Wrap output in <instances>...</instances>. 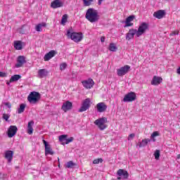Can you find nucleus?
<instances>
[{
	"mask_svg": "<svg viewBox=\"0 0 180 180\" xmlns=\"http://www.w3.org/2000/svg\"><path fill=\"white\" fill-rule=\"evenodd\" d=\"M85 18L91 23H96V22H98L100 19L98 11L92 8L87 9Z\"/></svg>",
	"mask_w": 180,
	"mask_h": 180,
	"instance_id": "obj_1",
	"label": "nucleus"
},
{
	"mask_svg": "<svg viewBox=\"0 0 180 180\" xmlns=\"http://www.w3.org/2000/svg\"><path fill=\"white\" fill-rule=\"evenodd\" d=\"M67 36L75 43H79L84 39V35L82 32H73L72 29L68 30Z\"/></svg>",
	"mask_w": 180,
	"mask_h": 180,
	"instance_id": "obj_2",
	"label": "nucleus"
},
{
	"mask_svg": "<svg viewBox=\"0 0 180 180\" xmlns=\"http://www.w3.org/2000/svg\"><path fill=\"white\" fill-rule=\"evenodd\" d=\"M27 101L32 105H36L40 101V93L32 91L27 97Z\"/></svg>",
	"mask_w": 180,
	"mask_h": 180,
	"instance_id": "obj_3",
	"label": "nucleus"
},
{
	"mask_svg": "<svg viewBox=\"0 0 180 180\" xmlns=\"http://www.w3.org/2000/svg\"><path fill=\"white\" fill-rule=\"evenodd\" d=\"M106 123H108V119L106 117L99 118L94 122V124H96L100 130H105V129L108 127Z\"/></svg>",
	"mask_w": 180,
	"mask_h": 180,
	"instance_id": "obj_4",
	"label": "nucleus"
},
{
	"mask_svg": "<svg viewBox=\"0 0 180 180\" xmlns=\"http://www.w3.org/2000/svg\"><path fill=\"white\" fill-rule=\"evenodd\" d=\"M148 27H149L148 23L141 22L139 25L138 30H136L137 37H140L141 36H143V34H144V33H146L147 30H148Z\"/></svg>",
	"mask_w": 180,
	"mask_h": 180,
	"instance_id": "obj_5",
	"label": "nucleus"
},
{
	"mask_svg": "<svg viewBox=\"0 0 180 180\" xmlns=\"http://www.w3.org/2000/svg\"><path fill=\"white\" fill-rule=\"evenodd\" d=\"M137 96L136 95V93L131 91L124 96L122 101L123 102H134Z\"/></svg>",
	"mask_w": 180,
	"mask_h": 180,
	"instance_id": "obj_6",
	"label": "nucleus"
},
{
	"mask_svg": "<svg viewBox=\"0 0 180 180\" xmlns=\"http://www.w3.org/2000/svg\"><path fill=\"white\" fill-rule=\"evenodd\" d=\"M91 106V99L86 98L82 104V107L79 108V112H85L89 109Z\"/></svg>",
	"mask_w": 180,
	"mask_h": 180,
	"instance_id": "obj_7",
	"label": "nucleus"
},
{
	"mask_svg": "<svg viewBox=\"0 0 180 180\" xmlns=\"http://www.w3.org/2000/svg\"><path fill=\"white\" fill-rule=\"evenodd\" d=\"M117 174L118 175V177L117 179L120 180V179H127L129 178V173L127 171L120 169L117 172Z\"/></svg>",
	"mask_w": 180,
	"mask_h": 180,
	"instance_id": "obj_8",
	"label": "nucleus"
},
{
	"mask_svg": "<svg viewBox=\"0 0 180 180\" xmlns=\"http://www.w3.org/2000/svg\"><path fill=\"white\" fill-rule=\"evenodd\" d=\"M82 84L86 89H91V88L94 87V85H95V82H94V79H89L86 80H84L82 82Z\"/></svg>",
	"mask_w": 180,
	"mask_h": 180,
	"instance_id": "obj_9",
	"label": "nucleus"
},
{
	"mask_svg": "<svg viewBox=\"0 0 180 180\" xmlns=\"http://www.w3.org/2000/svg\"><path fill=\"white\" fill-rule=\"evenodd\" d=\"M43 143L45 146V155H54V151L50 146V145L46 141V140H43Z\"/></svg>",
	"mask_w": 180,
	"mask_h": 180,
	"instance_id": "obj_10",
	"label": "nucleus"
},
{
	"mask_svg": "<svg viewBox=\"0 0 180 180\" xmlns=\"http://www.w3.org/2000/svg\"><path fill=\"white\" fill-rule=\"evenodd\" d=\"M129 70H130V66L125 65L118 69L117 70V74L119 77H123V75H126L127 72H129Z\"/></svg>",
	"mask_w": 180,
	"mask_h": 180,
	"instance_id": "obj_11",
	"label": "nucleus"
},
{
	"mask_svg": "<svg viewBox=\"0 0 180 180\" xmlns=\"http://www.w3.org/2000/svg\"><path fill=\"white\" fill-rule=\"evenodd\" d=\"M26 63V58L24 56H19L17 58V63L15 64L16 68L23 67V64Z\"/></svg>",
	"mask_w": 180,
	"mask_h": 180,
	"instance_id": "obj_12",
	"label": "nucleus"
},
{
	"mask_svg": "<svg viewBox=\"0 0 180 180\" xmlns=\"http://www.w3.org/2000/svg\"><path fill=\"white\" fill-rule=\"evenodd\" d=\"M61 109L63 110V112H68V110H71L72 109V103L69 101L64 102Z\"/></svg>",
	"mask_w": 180,
	"mask_h": 180,
	"instance_id": "obj_13",
	"label": "nucleus"
},
{
	"mask_svg": "<svg viewBox=\"0 0 180 180\" xmlns=\"http://www.w3.org/2000/svg\"><path fill=\"white\" fill-rule=\"evenodd\" d=\"M134 35L137 37V30L131 29L129 30L128 33L126 34L127 40H131V39H134Z\"/></svg>",
	"mask_w": 180,
	"mask_h": 180,
	"instance_id": "obj_14",
	"label": "nucleus"
},
{
	"mask_svg": "<svg viewBox=\"0 0 180 180\" xmlns=\"http://www.w3.org/2000/svg\"><path fill=\"white\" fill-rule=\"evenodd\" d=\"M16 133H18V127L13 125L10 126L8 131V136L12 138Z\"/></svg>",
	"mask_w": 180,
	"mask_h": 180,
	"instance_id": "obj_15",
	"label": "nucleus"
},
{
	"mask_svg": "<svg viewBox=\"0 0 180 180\" xmlns=\"http://www.w3.org/2000/svg\"><path fill=\"white\" fill-rule=\"evenodd\" d=\"M96 109L97 112H99V113H102L105 112L106 109H108V106L106 105V104H105V103H98L96 105Z\"/></svg>",
	"mask_w": 180,
	"mask_h": 180,
	"instance_id": "obj_16",
	"label": "nucleus"
},
{
	"mask_svg": "<svg viewBox=\"0 0 180 180\" xmlns=\"http://www.w3.org/2000/svg\"><path fill=\"white\" fill-rule=\"evenodd\" d=\"M49 75V70L47 69H39L38 70V78H45Z\"/></svg>",
	"mask_w": 180,
	"mask_h": 180,
	"instance_id": "obj_17",
	"label": "nucleus"
},
{
	"mask_svg": "<svg viewBox=\"0 0 180 180\" xmlns=\"http://www.w3.org/2000/svg\"><path fill=\"white\" fill-rule=\"evenodd\" d=\"M165 16V11L159 10L153 13V17L156 19H162Z\"/></svg>",
	"mask_w": 180,
	"mask_h": 180,
	"instance_id": "obj_18",
	"label": "nucleus"
},
{
	"mask_svg": "<svg viewBox=\"0 0 180 180\" xmlns=\"http://www.w3.org/2000/svg\"><path fill=\"white\" fill-rule=\"evenodd\" d=\"M134 20V15H130L128 18H127L126 21H125V25L124 27H129L130 26H133V22Z\"/></svg>",
	"mask_w": 180,
	"mask_h": 180,
	"instance_id": "obj_19",
	"label": "nucleus"
},
{
	"mask_svg": "<svg viewBox=\"0 0 180 180\" xmlns=\"http://www.w3.org/2000/svg\"><path fill=\"white\" fill-rule=\"evenodd\" d=\"M161 82H162V77H158V76H154L152 79L151 84L152 85H160V84H161Z\"/></svg>",
	"mask_w": 180,
	"mask_h": 180,
	"instance_id": "obj_20",
	"label": "nucleus"
},
{
	"mask_svg": "<svg viewBox=\"0 0 180 180\" xmlns=\"http://www.w3.org/2000/svg\"><path fill=\"white\" fill-rule=\"evenodd\" d=\"M5 158L8 160V162H11L12 160H13V151L12 150L6 151Z\"/></svg>",
	"mask_w": 180,
	"mask_h": 180,
	"instance_id": "obj_21",
	"label": "nucleus"
},
{
	"mask_svg": "<svg viewBox=\"0 0 180 180\" xmlns=\"http://www.w3.org/2000/svg\"><path fill=\"white\" fill-rule=\"evenodd\" d=\"M51 8H53V9H56V8H61L63 6V2H61L60 0H54L51 4Z\"/></svg>",
	"mask_w": 180,
	"mask_h": 180,
	"instance_id": "obj_22",
	"label": "nucleus"
},
{
	"mask_svg": "<svg viewBox=\"0 0 180 180\" xmlns=\"http://www.w3.org/2000/svg\"><path fill=\"white\" fill-rule=\"evenodd\" d=\"M56 56V51H51L48 53H46L44 57V61H49L51 58H53Z\"/></svg>",
	"mask_w": 180,
	"mask_h": 180,
	"instance_id": "obj_23",
	"label": "nucleus"
},
{
	"mask_svg": "<svg viewBox=\"0 0 180 180\" xmlns=\"http://www.w3.org/2000/svg\"><path fill=\"white\" fill-rule=\"evenodd\" d=\"M150 141H151V139H144L141 142H139L138 143V146L140 148H141V147H146V146H147V144H148V143H150Z\"/></svg>",
	"mask_w": 180,
	"mask_h": 180,
	"instance_id": "obj_24",
	"label": "nucleus"
},
{
	"mask_svg": "<svg viewBox=\"0 0 180 180\" xmlns=\"http://www.w3.org/2000/svg\"><path fill=\"white\" fill-rule=\"evenodd\" d=\"M33 124H34V122L33 121H30L28 122L27 133H28L29 134H33Z\"/></svg>",
	"mask_w": 180,
	"mask_h": 180,
	"instance_id": "obj_25",
	"label": "nucleus"
},
{
	"mask_svg": "<svg viewBox=\"0 0 180 180\" xmlns=\"http://www.w3.org/2000/svg\"><path fill=\"white\" fill-rule=\"evenodd\" d=\"M14 48L15 50H22V41H14Z\"/></svg>",
	"mask_w": 180,
	"mask_h": 180,
	"instance_id": "obj_26",
	"label": "nucleus"
},
{
	"mask_svg": "<svg viewBox=\"0 0 180 180\" xmlns=\"http://www.w3.org/2000/svg\"><path fill=\"white\" fill-rule=\"evenodd\" d=\"M22 78V76L19 75H14L10 79V82H16V81H19Z\"/></svg>",
	"mask_w": 180,
	"mask_h": 180,
	"instance_id": "obj_27",
	"label": "nucleus"
},
{
	"mask_svg": "<svg viewBox=\"0 0 180 180\" xmlns=\"http://www.w3.org/2000/svg\"><path fill=\"white\" fill-rule=\"evenodd\" d=\"M77 166L76 163H74V162H72V160L68 162L65 165V168H73L74 167Z\"/></svg>",
	"mask_w": 180,
	"mask_h": 180,
	"instance_id": "obj_28",
	"label": "nucleus"
},
{
	"mask_svg": "<svg viewBox=\"0 0 180 180\" xmlns=\"http://www.w3.org/2000/svg\"><path fill=\"white\" fill-rule=\"evenodd\" d=\"M68 20V15L67 14H65L62 16V19L60 21V24L65 26V23H67V21Z\"/></svg>",
	"mask_w": 180,
	"mask_h": 180,
	"instance_id": "obj_29",
	"label": "nucleus"
},
{
	"mask_svg": "<svg viewBox=\"0 0 180 180\" xmlns=\"http://www.w3.org/2000/svg\"><path fill=\"white\" fill-rule=\"evenodd\" d=\"M42 27H46V23L45 22H42V23L38 24L36 26L35 29H36L37 32H41V28Z\"/></svg>",
	"mask_w": 180,
	"mask_h": 180,
	"instance_id": "obj_30",
	"label": "nucleus"
},
{
	"mask_svg": "<svg viewBox=\"0 0 180 180\" xmlns=\"http://www.w3.org/2000/svg\"><path fill=\"white\" fill-rule=\"evenodd\" d=\"M26 108V105L22 103L20 105V108L18 110V113H23L25 112V109Z\"/></svg>",
	"mask_w": 180,
	"mask_h": 180,
	"instance_id": "obj_31",
	"label": "nucleus"
},
{
	"mask_svg": "<svg viewBox=\"0 0 180 180\" xmlns=\"http://www.w3.org/2000/svg\"><path fill=\"white\" fill-rule=\"evenodd\" d=\"M95 0H82L84 6H91Z\"/></svg>",
	"mask_w": 180,
	"mask_h": 180,
	"instance_id": "obj_32",
	"label": "nucleus"
},
{
	"mask_svg": "<svg viewBox=\"0 0 180 180\" xmlns=\"http://www.w3.org/2000/svg\"><path fill=\"white\" fill-rule=\"evenodd\" d=\"M158 136H160V132L158 131H154L150 135V139L153 140V141L155 143L156 141L155 137H158Z\"/></svg>",
	"mask_w": 180,
	"mask_h": 180,
	"instance_id": "obj_33",
	"label": "nucleus"
},
{
	"mask_svg": "<svg viewBox=\"0 0 180 180\" xmlns=\"http://www.w3.org/2000/svg\"><path fill=\"white\" fill-rule=\"evenodd\" d=\"M109 50L110 51H116L117 50V47L116 46V44L111 43L110 44V46H109Z\"/></svg>",
	"mask_w": 180,
	"mask_h": 180,
	"instance_id": "obj_34",
	"label": "nucleus"
},
{
	"mask_svg": "<svg viewBox=\"0 0 180 180\" xmlns=\"http://www.w3.org/2000/svg\"><path fill=\"white\" fill-rule=\"evenodd\" d=\"M67 135H61L59 136V141H61L62 143H65L67 141Z\"/></svg>",
	"mask_w": 180,
	"mask_h": 180,
	"instance_id": "obj_35",
	"label": "nucleus"
},
{
	"mask_svg": "<svg viewBox=\"0 0 180 180\" xmlns=\"http://www.w3.org/2000/svg\"><path fill=\"white\" fill-rule=\"evenodd\" d=\"M154 155H155V160H160V150H156L154 153Z\"/></svg>",
	"mask_w": 180,
	"mask_h": 180,
	"instance_id": "obj_36",
	"label": "nucleus"
},
{
	"mask_svg": "<svg viewBox=\"0 0 180 180\" xmlns=\"http://www.w3.org/2000/svg\"><path fill=\"white\" fill-rule=\"evenodd\" d=\"M74 141V137H70L69 139L66 138V141L65 142V144H70V143H72Z\"/></svg>",
	"mask_w": 180,
	"mask_h": 180,
	"instance_id": "obj_37",
	"label": "nucleus"
},
{
	"mask_svg": "<svg viewBox=\"0 0 180 180\" xmlns=\"http://www.w3.org/2000/svg\"><path fill=\"white\" fill-rule=\"evenodd\" d=\"M99 162H103V158L96 159L93 161V164H99Z\"/></svg>",
	"mask_w": 180,
	"mask_h": 180,
	"instance_id": "obj_38",
	"label": "nucleus"
},
{
	"mask_svg": "<svg viewBox=\"0 0 180 180\" xmlns=\"http://www.w3.org/2000/svg\"><path fill=\"white\" fill-rule=\"evenodd\" d=\"M60 68L61 71L64 70L65 68H67V63H63L60 64Z\"/></svg>",
	"mask_w": 180,
	"mask_h": 180,
	"instance_id": "obj_39",
	"label": "nucleus"
},
{
	"mask_svg": "<svg viewBox=\"0 0 180 180\" xmlns=\"http://www.w3.org/2000/svg\"><path fill=\"white\" fill-rule=\"evenodd\" d=\"M9 117L10 116L8 114H3V119H4V120H6V122H8Z\"/></svg>",
	"mask_w": 180,
	"mask_h": 180,
	"instance_id": "obj_40",
	"label": "nucleus"
},
{
	"mask_svg": "<svg viewBox=\"0 0 180 180\" xmlns=\"http://www.w3.org/2000/svg\"><path fill=\"white\" fill-rule=\"evenodd\" d=\"M0 77H1L2 78L5 77H8V75L6 72H0Z\"/></svg>",
	"mask_w": 180,
	"mask_h": 180,
	"instance_id": "obj_41",
	"label": "nucleus"
},
{
	"mask_svg": "<svg viewBox=\"0 0 180 180\" xmlns=\"http://www.w3.org/2000/svg\"><path fill=\"white\" fill-rule=\"evenodd\" d=\"M135 136L136 135L134 134H129V136H128V140H133V139H134Z\"/></svg>",
	"mask_w": 180,
	"mask_h": 180,
	"instance_id": "obj_42",
	"label": "nucleus"
},
{
	"mask_svg": "<svg viewBox=\"0 0 180 180\" xmlns=\"http://www.w3.org/2000/svg\"><path fill=\"white\" fill-rule=\"evenodd\" d=\"M102 2H103V0H98V5H102Z\"/></svg>",
	"mask_w": 180,
	"mask_h": 180,
	"instance_id": "obj_43",
	"label": "nucleus"
},
{
	"mask_svg": "<svg viewBox=\"0 0 180 180\" xmlns=\"http://www.w3.org/2000/svg\"><path fill=\"white\" fill-rule=\"evenodd\" d=\"M101 41L102 43L105 42V37H101Z\"/></svg>",
	"mask_w": 180,
	"mask_h": 180,
	"instance_id": "obj_44",
	"label": "nucleus"
},
{
	"mask_svg": "<svg viewBox=\"0 0 180 180\" xmlns=\"http://www.w3.org/2000/svg\"><path fill=\"white\" fill-rule=\"evenodd\" d=\"M176 72L179 74V75H180V67L177 68Z\"/></svg>",
	"mask_w": 180,
	"mask_h": 180,
	"instance_id": "obj_45",
	"label": "nucleus"
},
{
	"mask_svg": "<svg viewBox=\"0 0 180 180\" xmlns=\"http://www.w3.org/2000/svg\"><path fill=\"white\" fill-rule=\"evenodd\" d=\"M5 105H6V106L11 108V104L9 103H6Z\"/></svg>",
	"mask_w": 180,
	"mask_h": 180,
	"instance_id": "obj_46",
	"label": "nucleus"
},
{
	"mask_svg": "<svg viewBox=\"0 0 180 180\" xmlns=\"http://www.w3.org/2000/svg\"><path fill=\"white\" fill-rule=\"evenodd\" d=\"M11 80H9V82H6L7 85H11Z\"/></svg>",
	"mask_w": 180,
	"mask_h": 180,
	"instance_id": "obj_47",
	"label": "nucleus"
},
{
	"mask_svg": "<svg viewBox=\"0 0 180 180\" xmlns=\"http://www.w3.org/2000/svg\"><path fill=\"white\" fill-rule=\"evenodd\" d=\"M179 158H180V154H179V155H177V159L179 160Z\"/></svg>",
	"mask_w": 180,
	"mask_h": 180,
	"instance_id": "obj_48",
	"label": "nucleus"
},
{
	"mask_svg": "<svg viewBox=\"0 0 180 180\" xmlns=\"http://www.w3.org/2000/svg\"><path fill=\"white\" fill-rule=\"evenodd\" d=\"M159 180H164V179H160Z\"/></svg>",
	"mask_w": 180,
	"mask_h": 180,
	"instance_id": "obj_49",
	"label": "nucleus"
}]
</instances>
